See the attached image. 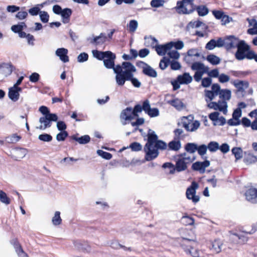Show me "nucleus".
I'll return each mask as SVG.
<instances>
[{
  "instance_id": "obj_1",
  "label": "nucleus",
  "mask_w": 257,
  "mask_h": 257,
  "mask_svg": "<svg viewBox=\"0 0 257 257\" xmlns=\"http://www.w3.org/2000/svg\"><path fill=\"white\" fill-rule=\"evenodd\" d=\"M137 69L135 66L130 62H122L121 65L117 64L115 71L117 72L115 75V81L118 86H122L125 81H131L135 77L134 73Z\"/></svg>"
},
{
  "instance_id": "obj_2",
  "label": "nucleus",
  "mask_w": 257,
  "mask_h": 257,
  "mask_svg": "<svg viewBox=\"0 0 257 257\" xmlns=\"http://www.w3.org/2000/svg\"><path fill=\"white\" fill-rule=\"evenodd\" d=\"M180 243L181 247L187 254H189L193 257H200L199 250L195 249V246L197 244L196 241L183 238Z\"/></svg>"
},
{
  "instance_id": "obj_3",
  "label": "nucleus",
  "mask_w": 257,
  "mask_h": 257,
  "mask_svg": "<svg viewBox=\"0 0 257 257\" xmlns=\"http://www.w3.org/2000/svg\"><path fill=\"white\" fill-rule=\"evenodd\" d=\"M167 148V144L163 141L158 140L156 143L153 146V148L145 154V159L147 161H151L156 158L159 154L158 150H164Z\"/></svg>"
},
{
  "instance_id": "obj_4",
  "label": "nucleus",
  "mask_w": 257,
  "mask_h": 257,
  "mask_svg": "<svg viewBox=\"0 0 257 257\" xmlns=\"http://www.w3.org/2000/svg\"><path fill=\"white\" fill-rule=\"evenodd\" d=\"M193 118V116L191 115L183 116L182 118L181 123L187 132H194L200 126V123L198 120H196L191 123Z\"/></svg>"
},
{
  "instance_id": "obj_5",
  "label": "nucleus",
  "mask_w": 257,
  "mask_h": 257,
  "mask_svg": "<svg viewBox=\"0 0 257 257\" xmlns=\"http://www.w3.org/2000/svg\"><path fill=\"white\" fill-rule=\"evenodd\" d=\"M193 0H182L178 1V13L189 14L195 10Z\"/></svg>"
},
{
  "instance_id": "obj_6",
  "label": "nucleus",
  "mask_w": 257,
  "mask_h": 257,
  "mask_svg": "<svg viewBox=\"0 0 257 257\" xmlns=\"http://www.w3.org/2000/svg\"><path fill=\"white\" fill-rule=\"evenodd\" d=\"M236 48L237 51L235 54V58L239 61L244 59L247 51L250 49V46L244 40H240Z\"/></svg>"
},
{
  "instance_id": "obj_7",
  "label": "nucleus",
  "mask_w": 257,
  "mask_h": 257,
  "mask_svg": "<svg viewBox=\"0 0 257 257\" xmlns=\"http://www.w3.org/2000/svg\"><path fill=\"white\" fill-rule=\"evenodd\" d=\"M177 49V41H171L164 44H157L155 46V50L159 56H163L173 48Z\"/></svg>"
},
{
  "instance_id": "obj_8",
  "label": "nucleus",
  "mask_w": 257,
  "mask_h": 257,
  "mask_svg": "<svg viewBox=\"0 0 257 257\" xmlns=\"http://www.w3.org/2000/svg\"><path fill=\"white\" fill-rule=\"evenodd\" d=\"M199 188V185L195 181H193L191 185L187 189L186 195L187 199L191 200L194 203L198 202L200 200L199 196L196 195V190Z\"/></svg>"
},
{
  "instance_id": "obj_9",
  "label": "nucleus",
  "mask_w": 257,
  "mask_h": 257,
  "mask_svg": "<svg viewBox=\"0 0 257 257\" xmlns=\"http://www.w3.org/2000/svg\"><path fill=\"white\" fill-rule=\"evenodd\" d=\"M146 137H147V142L144 147V151L145 154L150 151V149L153 148V146L158 140V137L155 131L151 128H149Z\"/></svg>"
},
{
  "instance_id": "obj_10",
  "label": "nucleus",
  "mask_w": 257,
  "mask_h": 257,
  "mask_svg": "<svg viewBox=\"0 0 257 257\" xmlns=\"http://www.w3.org/2000/svg\"><path fill=\"white\" fill-rule=\"evenodd\" d=\"M116 59V55L114 53L111 51H109L108 54L105 56V58L103 60V64L105 67L107 69H112L113 72L116 75L117 72L115 71L117 64L115 65V59Z\"/></svg>"
},
{
  "instance_id": "obj_11",
  "label": "nucleus",
  "mask_w": 257,
  "mask_h": 257,
  "mask_svg": "<svg viewBox=\"0 0 257 257\" xmlns=\"http://www.w3.org/2000/svg\"><path fill=\"white\" fill-rule=\"evenodd\" d=\"M222 89L218 83H214L211 86V90H205V100L207 102L212 100L215 97L219 95Z\"/></svg>"
},
{
  "instance_id": "obj_12",
  "label": "nucleus",
  "mask_w": 257,
  "mask_h": 257,
  "mask_svg": "<svg viewBox=\"0 0 257 257\" xmlns=\"http://www.w3.org/2000/svg\"><path fill=\"white\" fill-rule=\"evenodd\" d=\"M58 117L56 113L50 114L48 116H42L39 118V122L44 124V128L50 127L52 121H57Z\"/></svg>"
},
{
  "instance_id": "obj_13",
  "label": "nucleus",
  "mask_w": 257,
  "mask_h": 257,
  "mask_svg": "<svg viewBox=\"0 0 257 257\" xmlns=\"http://www.w3.org/2000/svg\"><path fill=\"white\" fill-rule=\"evenodd\" d=\"M119 117L121 120H124V122H122L123 125L126 124V121H131L135 119L131 112V107H127L123 109L120 113Z\"/></svg>"
},
{
  "instance_id": "obj_14",
  "label": "nucleus",
  "mask_w": 257,
  "mask_h": 257,
  "mask_svg": "<svg viewBox=\"0 0 257 257\" xmlns=\"http://www.w3.org/2000/svg\"><path fill=\"white\" fill-rule=\"evenodd\" d=\"M239 40L234 36H229L225 38V48L227 50L231 49L237 47Z\"/></svg>"
},
{
  "instance_id": "obj_15",
  "label": "nucleus",
  "mask_w": 257,
  "mask_h": 257,
  "mask_svg": "<svg viewBox=\"0 0 257 257\" xmlns=\"http://www.w3.org/2000/svg\"><path fill=\"white\" fill-rule=\"evenodd\" d=\"M209 165L210 162L208 160H205L203 162H196L192 164V168L193 170L198 171L201 173H203L205 168Z\"/></svg>"
},
{
  "instance_id": "obj_16",
  "label": "nucleus",
  "mask_w": 257,
  "mask_h": 257,
  "mask_svg": "<svg viewBox=\"0 0 257 257\" xmlns=\"http://www.w3.org/2000/svg\"><path fill=\"white\" fill-rule=\"evenodd\" d=\"M243 162L247 165L255 164L257 162V156H255L250 151L244 152Z\"/></svg>"
},
{
  "instance_id": "obj_17",
  "label": "nucleus",
  "mask_w": 257,
  "mask_h": 257,
  "mask_svg": "<svg viewBox=\"0 0 257 257\" xmlns=\"http://www.w3.org/2000/svg\"><path fill=\"white\" fill-rule=\"evenodd\" d=\"M192 81V77L189 73L185 72L182 75L178 76V89L180 87V84H188Z\"/></svg>"
},
{
  "instance_id": "obj_18",
  "label": "nucleus",
  "mask_w": 257,
  "mask_h": 257,
  "mask_svg": "<svg viewBox=\"0 0 257 257\" xmlns=\"http://www.w3.org/2000/svg\"><path fill=\"white\" fill-rule=\"evenodd\" d=\"M68 51L67 49L64 48H58L55 54L57 56L59 57V59L63 63H67L69 62V57L67 55Z\"/></svg>"
},
{
  "instance_id": "obj_19",
  "label": "nucleus",
  "mask_w": 257,
  "mask_h": 257,
  "mask_svg": "<svg viewBox=\"0 0 257 257\" xmlns=\"http://www.w3.org/2000/svg\"><path fill=\"white\" fill-rule=\"evenodd\" d=\"M246 199L253 203H257V189L251 188L245 192Z\"/></svg>"
},
{
  "instance_id": "obj_20",
  "label": "nucleus",
  "mask_w": 257,
  "mask_h": 257,
  "mask_svg": "<svg viewBox=\"0 0 257 257\" xmlns=\"http://www.w3.org/2000/svg\"><path fill=\"white\" fill-rule=\"evenodd\" d=\"M73 244L75 247L79 250L86 252L90 251V245L84 241L75 240L73 241Z\"/></svg>"
},
{
  "instance_id": "obj_21",
  "label": "nucleus",
  "mask_w": 257,
  "mask_h": 257,
  "mask_svg": "<svg viewBox=\"0 0 257 257\" xmlns=\"http://www.w3.org/2000/svg\"><path fill=\"white\" fill-rule=\"evenodd\" d=\"M162 167L166 175H172L177 170V163L175 166L171 162H166L163 164Z\"/></svg>"
},
{
  "instance_id": "obj_22",
  "label": "nucleus",
  "mask_w": 257,
  "mask_h": 257,
  "mask_svg": "<svg viewBox=\"0 0 257 257\" xmlns=\"http://www.w3.org/2000/svg\"><path fill=\"white\" fill-rule=\"evenodd\" d=\"M191 162L190 157H183L182 159H178V172L185 170L187 168V164Z\"/></svg>"
},
{
  "instance_id": "obj_23",
  "label": "nucleus",
  "mask_w": 257,
  "mask_h": 257,
  "mask_svg": "<svg viewBox=\"0 0 257 257\" xmlns=\"http://www.w3.org/2000/svg\"><path fill=\"white\" fill-rule=\"evenodd\" d=\"M223 243L220 239H215L211 242V247L210 249L216 253L220 252L222 250Z\"/></svg>"
},
{
  "instance_id": "obj_24",
  "label": "nucleus",
  "mask_w": 257,
  "mask_h": 257,
  "mask_svg": "<svg viewBox=\"0 0 257 257\" xmlns=\"http://www.w3.org/2000/svg\"><path fill=\"white\" fill-rule=\"evenodd\" d=\"M238 91L243 92L249 87V82L247 81L235 80L233 83Z\"/></svg>"
},
{
  "instance_id": "obj_25",
  "label": "nucleus",
  "mask_w": 257,
  "mask_h": 257,
  "mask_svg": "<svg viewBox=\"0 0 257 257\" xmlns=\"http://www.w3.org/2000/svg\"><path fill=\"white\" fill-rule=\"evenodd\" d=\"M72 14V11L71 9L66 8L63 9L60 15L62 19V22L64 24H67L69 22Z\"/></svg>"
},
{
  "instance_id": "obj_26",
  "label": "nucleus",
  "mask_w": 257,
  "mask_h": 257,
  "mask_svg": "<svg viewBox=\"0 0 257 257\" xmlns=\"http://www.w3.org/2000/svg\"><path fill=\"white\" fill-rule=\"evenodd\" d=\"M70 138L81 145L88 144L90 141V137L89 136L87 135L82 136L80 137H77L76 135H74L71 136Z\"/></svg>"
},
{
  "instance_id": "obj_27",
  "label": "nucleus",
  "mask_w": 257,
  "mask_h": 257,
  "mask_svg": "<svg viewBox=\"0 0 257 257\" xmlns=\"http://www.w3.org/2000/svg\"><path fill=\"white\" fill-rule=\"evenodd\" d=\"M107 36L104 33H101L98 36H95L93 38L92 40L91 41V43L95 44V45H102L104 44L106 40Z\"/></svg>"
},
{
  "instance_id": "obj_28",
  "label": "nucleus",
  "mask_w": 257,
  "mask_h": 257,
  "mask_svg": "<svg viewBox=\"0 0 257 257\" xmlns=\"http://www.w3.org/2000/svg\"><path fill=\"white\" fill-rule=\"evenodd\" d=\"M233 241H236V243L244 244L248 240L247 236L244 235H239L237 233H234L231 237Z\"/></svg>"
},
{
  "instance_id": "obj_29",
  "label": "nucleus",
  "mask_w": 257,
  "mask_h": 257,
  "mask_svg": "<svg viewBox=\"0 0 257 257\" xmlns=\"http://www.w3.org/2000/svg\"><path fill=\"white\" fill-rule=\"evenodd\" d=\"M142 72L144 75L153 78L157 77L158 75L157 71L149 65L146 67L143 68Z\"/></svg>"
},
{
  "instance_id": "obj_30",
  "label": "nucleus",
  "mask_w": 257,
  "mask_h": 257,
  "mask_svg": "<svg viewBox=\"0 0 257 257\" xmlns=\"http://www.w3.org/2000/svg\"><path fill=\"white\" fill-rule=\"evenodd\" d=\"M8 96L12 101L16 102L20 97V93H18V91L16 90V86H13L9 88L8 92Z\"/></svg>"
},
{
  "instance_id": "obj_31",
  "label": "nucleus",
  "mask_w": 257,
  "mask_h": 257,
  "mask_svg": "<svg viewBox=\"0 0 257 257\" xmlns=\"http://www.w3.org/2000/svg\"><path fill=\"white\" fill-rule=\"evenodd\" d=\"M164 101L167 103L177 108V98L175 94H166L165 96Z\"/></svg>"
},
{
  "instance_id": "obj_32",
  "label": "nucleus",
  "mask_w": 257,
  "mask_h": 257,
  "mask_svg": "<svg viewBox=\"0 0 257 257\" xmlns=\"http://www.w3.org/2000/svg\"><path fill=\"white\" fill-rule=\"evenodd\" d=\"M109 51H100L97 50L92 51L93 56L98 60L101 61L105 58Z\"/></svg>"
},
{
  "instance_id": "obj_33",
  "label": "nucleus",
  "mask_w": 257,
  "mask_h": 257,
  "mask_svg": "<svg viewBox=\"0 0 257 257\" xmlns=\"http://www.w3.org/2000/svg\"><path fill=\"white\" fill-rule=\"evenodd\" d=\"M195 10H196L199 16H205L209 13V10L206 6L204 5H200L195 7Z\"/></svg>"
},
{
  "instance_id": "obj_34",
  "label": "nucleus",
  "mask_w": 257,
  "mask_h": 257,
  "mask_svg": "<svg viewBox=\"0 0 257 257\" xmlns=\"http://www.w3.org/2000/svg\"><path fill=\"white\" fill-rule=\"evenodd\" d=\"M14 67L11 64L4 63L0 67V71L5 72L6 75H10L13 71Z\"/></svg>"
},
{
  "instance_id": "obj_35",
  "label": "nucleus",
  "mask_w": 257,
  "mask_h": 257,
  "mask_svg": "<svg viewBox=\"0 0 257 257\" xmlns=\"http://www.w3.org/2000/svg\"><path fill=\"white\" fill-rule=\"evenodd\" d=\"M206 60L212 65H216L220 63V59L219 57L214 55L209 54L207 56Z\"/></svg>"
},
{
  "instance_id": "obj_36",
  "label": "nucleus",
  "mask_w": 257,
  "mask_h": 257,
  "mask_svg": "<svg viewBox=\"0 0 257 257\" xmlns=\"http://www.w3.org/2000/svg\"><path fill=\"white\" fill-rule=\"evenodd\" d=\"M231 152L234 155L236 161L242 158L243 151L241 148L234 147L232 149Z\"/></svg>"
},
{
  "instance_id": "obj_37",
  "label": "nucleus",
  "mask_w": 257,
  "mask_h": 257,
  "mask_svg": "<svg viewBox=\"0 0 257 257\" xmlns=\"http://www.w3.org/2000/svg\"><path fill=\"white\" fill-rule=\"evenodd\" d=\"M170 62L171 60L169 58L166 56H164L160 61L159 65V68L161 70H164L168 67L170 65Z\"/></svg>"
},
{
  "instance_id": "obj_38",
  "label": "nucleus",
  "mask_w": 257,
  "mask_h": 257,
  "mask_svg": "<svg viewBox=\"0 0 257 257\" xmlns=\"http://www.w3.org/2000/svg\"><path fill=\"white\" fill-rule=\"evenodd\" d=\"M219 95L220 98L226 101L231 98V92L229 89H222Z\"/></svg>"
},
{
  "instance_id": "obj_39",
  "label": "nucleus",
  "mask_w": 257,
  "mask_h": 257,
  "mask_svg": "<svg viewBox=\"0 0 257 257\" xmlns=\"http://www.w3.org/2000/svg\"><path fill=\"white\" fill-rule=\"evenodd\" d=\"M185 149L190 154L194 153L197 149V145L193 143H188L186 144Z\"/></svg>"
},
{
  "instance_id": "obj_40",
  "label": "nucleus",
  "mask_w": 257,
  "mask_h": 257,
  "mask_svg": "<svg viewBox=\"0 0 257 257\" xmlns=\"http://www.w3.org/2000/svg\"><path fill=\"white\" fill-rule=\"evenodd\" d=\"M143 108L140 104H136L133 108L131 107V112L134 118L139 117V113L143 111Z\"/></svg>"
},
{
  "instance_id": "obj_41",
  "label": "nucleus",
  "mask_w": 257,
  "mask_h": 257,
  "mask_svg": "<svg viewBox=\"0 0 257 257\" xmlns=\"http://www.w3.org/2000/svg\"><path fill=\"white\" fill-rule=\"evenodd\" d=\"M181 223L185 225H191L194 223V219L187 215L183 216L180 219Z\"/></svg>"
},
{
  "instance_id": "obj_42",
  "label": "nucleus",
  "mask_w": 257,
  "mask_h": 257,
  "mask_svg": "<svg viewBox=\"0 0 257 257\" xmlns=\"http://www.w3.org/2000/svg\"><path fill=\"white\" fill-rule=\"evenodd\" d=\"M207 147L208 150L212 153L216 152L219 148L218 143L215 141L210 142L208 144Z\"/></svg>"
},
{
  "instance_id": "obj_43",
  "label": "nucleus",
  "mask_w": 257,
  "mask_h": 257,
  "mask_svg": "<svg viewBox=\"0 0 257 257\" xmlns=\"http://www.w3.org/2000/svg\"><path fill=\"white\" fill-rule=\"evenodd\" d=\"M52 222L53 225H58L62 222V219L60 217V212L59 211H56L54 216L53 217Z\"/></svg>"
},
{
  "instance_id": "obj_44",
  "label": "nucleus",
  "mask_w": 257,
  "mask_h": 257,
  "mask_svg": "<svg viewBox=\"0 0 257 257\" xmlns=\"http://www.w3.org/2000/svg\"><path fill=\"white\" fill-rule=\"evenodd\" d=\"M15 248L19 257H28L27 254L23 250L19 243H17L15 244Z\"/></svg>"
},
{
  "instance_id": "obj_45",
  "label": "nucleus",
  "mask_w": 257,
  "mask_h": 257,
  "mask_svg": "<svg viewBox=\"0 0 257 257\" xmlns=\"http://www.w3.org/2000/svg\"><path fill=\"white\" fill-rule=\"evenodd\" d=\"M52 137L51 135L43 133L38 136V139L44 142H50L52 140Z\"/></svg>"
},
{
  "instance_id": "obj_46",
  "label": "nucleus",
  "mask_w": 257,
  "mask_h": 257,
  "mask_svg": "<svg viewBox=\"0 0 257 257\" xmlns=\"http://www.w3.org/2000/svg\"><path fill=\"white\" fill-rule=\"evenodd\" d=\"M0 201L6 205L10 203V199L7 196L6 193L2 190H0Z\"/></svg>"
},
{
  "instance_id": "obj_47",
  "label": "nucleus",
  "mask_w": 257,
  "mask_h": 257,
  "mask_svg": "<svg viewBox=\"0 0 257 257\" xmlns=\"http://www.w3.org/2000/svg\"><path fill=\"white\" fill-rule=\"evenodd\" d=\"M40 6H43V5L41 4ZM40 5H37V6L30 9L28 10L29 13L32 16H37L40 14L41 12L40 8L39 7Z\"/></svg>"
},
{
  "instance_id": "obj_48",
  "label": "nucleus",
  "mask_w": 257,
  "mask_h": 257,
  "mask_svg": "<svg viewBox=\"0 0 257 257\" xmlns=\"http://www.w3.org/2000/svg\"><path fill=\"white\" fill-rule=\"evenodd\" d=\"M97 154L105 160H110L112 157V155L110 153L104 152L101 150H98L97 151Z\"/></svg>"
},
{
  "instance_id": "obj_49",
  "label": "nucleus",
  "mask_w": 257,
  "mask_h": 257,
  "mask_svg": "<svg viewBox=\"0 0 257 257\" xmlns=\"http://www.w3.org/2000/svg\"><path fill=\"white\" fill-rule=\"evenodd\" d=\"M207 104V107L210 109H213L215 110H218L220 111H223V108L220 107L219 104L216 102L214 101H208Z\"/></svg>"
},
{
  "instance_id": "obj_50",
  "label": "nucleus",
  "mask_w": 257,
  "mask_h": 257,
  "mask_svg": "<svg viewBox=\"0 0 257 257\" xmlns=\"http://www.w3.org/2000/svg\"><path fill=\"white\" fill-rule=\"evenodd\" d=\"M39 17L41 21L43 23H47L49 20V15L46 11H41L39 14Z\"/></svg>"
},
{
  "instance_id": "obj_51",
  "label": "nucleus",
  "mask_w": 257,
  "mask_h": 257,
  "mask_svg": "<svg viewBox=\"0 0 257 257\" xmlns=\"http://www.w3.org/2000/svg\"><path fill=\"white\" fill-rule=\"evenodd\" d=\"M129 148L134 152L140 151L142 150V145L138 142H133L130 145Z\"/></svg>"
},
{
  "instance_id": "obj_52",
  "label": "nucleus",
  "mask_w": 257,
  "mask_h": 257,
  "mask_svg": "<svg viewBox=\"0 0 257 257\" xmlns=\"http://www.w3.org/2000/svg\"><path fill=\"white\" fill-rule=\"evenodd\" d=\"M21 138V137L18 136L17 134H14L11 136L8 137L6 140L9 143H15L18 142Z\"/></svg>"
},
{
  "instance_id": "obj_53",
  "label": "nucleus",
  "mask_w": 257,
  "mask_h": 257,
  "mask_svg": "<svg viewBox=\"0 0 257 257\" xmlns=\"http://www.w3.org/2000/svg\"><path fill=\"white\" fill-rule=\"evenodd\" d=\"M68 135V133L67 131H62L56 135V138L59 142L64 141Z\"/></svg>"
},
{
  "instance_id": "obj_54",
  "label": "nucleus",
  "mask_w": 257,
  "mask_h": 257,
  "mask_svg": "<svg viewBox=\"0 0 257 257\" xmlns=\"http://www.w3.org/2000/svg\"><path fill=\"white\" fill-rule=\"evenodd\" d=\"M245 58L248 60H254L257 62V54H255L254 51L250 50V49L246 52L245 55Z\"/></svg>"
},
{
  "instance_id": "obj_55",
  "label": "nucleus",
  "mask_w": 257,
  "mask_h": 257,
  "mask_svg": "<svg viewBox=\"0 0 257 257\" xmlns=\"http://www.w3.org/2000/svg\"><path fill=\"white\" fill-rule=\"evenodd\" d=\"M207 149H207V146L204 144H202L199 146H197V151L198 154L200 156H203L206 154Z\"/></svg>"
},
{
  "instance_id": "obj_56",
  "label": "nucleus",
  "mask_w": 257,
  "mask_h": 257,
  "mask_svg": "<svg viewBox=\"0 0 257 257\" xmlns=\"http://www.w3.org/2000/svg\"><path fill=\"white\" fill-rule=\"evenodd\" d=\"M138 26V22L135 20H132L128 25L129 31L131 32H134L137 29Z\"/></svg>"
},
{
  "instance_id": "obj_57",
  "label": "nucleus",
  "mask_w": 257,
  "mask_h": 257,
  "mask_svg": "<svg viewBox=\"0 0 257 257\" xmlns=\"http://www.w3.org/2000/svg\"><path fill=\"white\" fill-rule=\"evenodd\" d=\"M151 117H154L159 115V110L157 108H150L146 113Z\"/></svg>"
},
{
  "instance_id": "obj_58",
  "label": "nucleus",
  "mask_w": 257,
  "mask_h": 257,
  "mask_svg": "<svg viewBox=\"0 0 257 257\" xmlns=\"http://www.w3.org/2000/svg\"><path fill=\"white\" fill-rule=\"evenodd\" d=\"M88 54L86 52L81 53L77 56V61L79 63L86 62L88 59Z\"/></svg>"
},
{
  "instance_id": "obj_59",
  "label": "nucleus",
  "mask_w": 257,
  "mask_h": 257,
  "mask_svg": "<svg viewBox=\"0 0 257 257\" xmlns=\"http://www.w3.org/2000/svg\"><path fill=\"white\" fill-rule=\"evenodd\" d=\"M39 110L44 115V116L53 114V113L50 112V109L48 107L44 105L41 106L39 108Z\"/></svg>"
},
{
  "instance_id": "obj_60",
  "label": "nucleus",
  "mask_w": 257,
  "mask_h": 257,
  "mask_svg": "<svg viewBox=\"0 0 257 257\" xmlns=\"http://www.w3.org/2000/svg\"><path fill=\"white\" fill-rule=\"evenodd\" d=\"M29 80L32 83H37L40 78V75L37 72L32 73L29 77Z\"/></svg>"
},
{
  "instance_id": "obj_61",
  "label": "nucleus",
  "mask_w": 257,
  "mask_h": 257,
  "mask_svg": "<svg viewBox=\"0 0 257 257\" xmlns=\"http://www.w3.org/2000/svg\"><path fill=\"white\" fill-rule=\"evenodd\" d=\"M204 68V64L200 62L193 63L191 65V69L193 70L200 71Z\"/></svg>"
},
{
  "instance_id": "obj_62",
  "label": "nucleus",
  "mask_w": 257,
  "mask_h": 257,
  "mask_svg": "<svg viewBox=\"0 0 257 257\" xmlns=\"http://www.w3.org/2000/svg\"><path fill=\"white\" fill-rule=\"evenodd\" d=\"M242 111L240 108H236L232 113V117L235 120H240L239 118L241 116Z\"/></svg>"
},
{
  "instance_id": "obj_63",
  "label": "nucleus",
  "mask_w": 257,
  "mask_h": 257,
  "mask_svg": "<svg viewBox=\"0 0 257 257\" xmlns=\"http://www.w3.org/2000/svg\"><path fill=\"white\" fill-rule=\"evenodd\" d=\"M212 83V79L210 77H205L202 79L201 85L205 88L208 87Z\"/></svg>"
},
{
  "instance_id": "obj_64",
  "label": "nucleus",
  "mask_w": 257,
  "mask_h": 257,
  "mask_svg": "<svg viewBox=\"0 0 257 257\" xmlns=\"http://www.w3.org/2000/svg\"><path fill=\"white\" fill-rule=\"evenodd\" d=\"M218 78L219 81L221 83L227 82L230 80L229 76L224 73L219 74Z\"/></svg>"
}]
</instances>
